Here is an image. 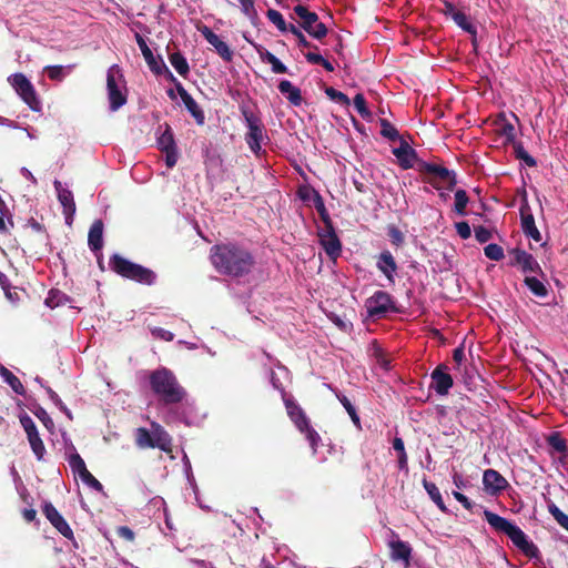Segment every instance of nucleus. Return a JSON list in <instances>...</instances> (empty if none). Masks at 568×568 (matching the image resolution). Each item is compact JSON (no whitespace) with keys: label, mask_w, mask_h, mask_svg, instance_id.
<instances>
[{"label":"nucleus","mask_w":568,"mask_h":568,"mask_svg":"<svg viewBox=\"0 0 568 568\" xmlns=\"http://www.w3.org/2000/svg\"><path fill=\"white\" fill-rule=\"evenodd\" d=\"M210 260L219 274L233 278L250 275L256 266V258L252 251L236 242L213 245L210 248Z\"/></svg>","instance_id":"nucleus-1"},{"label":"nucleus","mask_w":568,"mask_h":568,"mask_svg":"<svg viewBox=\"0 0 568 568\" xmlns=\"http://www.w3.org/2000/svg\"><path fill=\"white\" fill-rule=\"evenodd\" d=\"M149 382L152 392L165 405L179 404L185 397L186 393L176 376L165 367L151 372Z\"/></svg>","instance_id":"nucleus-2"},{"label":"nucleus","mask_w":568,"mask_h":568,"mask_svg":"<svg viewBox=\"0 0 568 568\" xmlns=\"http://www.w3.org/2000/svg\"><path fill=\"white\" fill-rule=\"evenodd\" d=\"M484 517L491 528L507 535L525 556L528 558H537L539 556L538 547L528 540L527 535L518 526L488 509L484 510Z\"/></svg>","instance_id":"nucleus-3"},{"label":"nucleus","mask_w":568,"mask_h":568,"mask_svg":"<svg viewBox=\"0 0 568 568\" xmlns=\"http://www.w3.org/2000/svg\"><path fill=\"white\" fill-rule=\"evenodd\" d=\"M109 266L111 271L119 276L141 285L152 286L158 280V275L154 271L141 264L131 262L118 253L111 255Z\"/></svg>","instance_id":"nucleus-4"},{"label":"nucleus","mask_w":568,"mask_h":568,"mask_svg":"<svg viewBox=\"0 0 568 568\" xmlns=\"http://www.w3.org/2000/svg\"><path fill=\"white\" fill-rule=\"evenodd\" d=\"M417 171L422 174L423 181L436 190L443 189L446 184V189L453 191L457 184L456 173L443 165L417 161Z\"/></svg>","instance_id":"nucleus-5"},{"label":"nucleus","mask_w":568,"mask_h":568,"mask_svg":"<svg viewBox=\"0 0 568 568\" xmlns=\"http://www.w3.org/2000/svg\"><path fill=\"white\" fill-rule=\"evenodd\" d=\"M135 445L139 448H159L165 453L172 449V438L156 422L151 423V430L145 427L135 429Z\"/></svg>","instance_id":"nucleus-6"},{"label":"nucleus","mask_w":568,"mask_h":568,"mask_svg":"<svg viewBox=\"0 0 568 568\" xmlns=\"http://www.w3.org/2000/svg\"><path fill=\"white\" fill-rule=\"evenodd\" d=\"M106 90L111 111H116L126 103V82L122 69L118 64L108 69Z\"/></svg>","instance_id":"nucleus-7"},{"label":"nucleus","mask_w":568,"mask_h":568,"mask_svg":"<svg viewBox=\"0 0 568 568\" xmlns=\"http://www.w3.org/2000/svg\"><path fill=\"white\" fill-rule=\"evenodd\" d=\"M293 12L298 18L297 22L300 27L312 38L322 40L327 36V27L320 20L316 12L310 11L308 8L303 4L295 6Z\"/></svg>","instance_id":"nucleus-8"},{"label":"nucleus","mask_w":568,"mask_h":568,"mask_svg":"<svg viewBox=\"0 0 568 568\" xmlns=\"http://www.w3.org/2000/svg\"><path fill=\"white\" fill-rule=\"evenodd\" d=\"M241 113L248 129L245 134V141L250 150L254 154L258 155L262 149V141L265 138V128L261 119L255 115L248 108L241 106Z\"/></svg>","instance_id":"nucleus-9"},{"label":"nucleus","mask_w":568,"mask_h":568,"mask_svg":"<svg viewBox=\"0 0 568 568\" xmlns=\"http://www.w3.org/2000/svg\"><path fill=\"white\" fill-rule=\"evenodd\" d=\"M8 82L32 111L39 112L41 110V102L38 99L36 89L23 73L11 74L8 78Z\"/></svg>","instance_id":"nucleus-10"},{"label":"nucleus","mask_w":568,"mask_h":568,"mask_svg":"<svg viewBox=\"0 0 568 568\" xmlns=\"http://www.w3.org/2000/svg\"><path fill=\"white\" fill-rule=\"evenodd\" d=\"M135 40L150 70L156 75L165 74L168 80L175 81V77L169 70L163 59L154 57L145 39L140 33H135Z\"/></svg>","instance_id":"nucleus-11"},{"label":"nucleus","mask_w":568,"mask_h":568,"mask_svg":"<svg viewBox=\"0 0 568 568\" xmlns=\"http://www.w3.org/2000/svg\"><path fill=\"white\" fill-rule=\"evenodd\" d=\"M366 308L372 317L381 318L389 311L395 310L393 297L385 291L375 292L366 301Z\"/></svg>","instance_id":"nucleus-12"},{"label":"nucleus","mask_w":568,"mask_h":568,"mask_svg":"<svg viewBox=\"0 0 568 568\" xmlns=\"http://www.w3.org/2000/svg\"><path fill=\"white\" fill-rule=\"evenodd\" d=\"M519 213H520V222H521L523 233L527 237L532 239L535 242H540L541 234L536 226L535 217L531 213V209L529 206L528 199H527V192L525 189H523V191H521V204L519 207Z\"/></svg>","instance_id":"nucleus-13"},{"label":"nucleus","mask_w":568,"mask_h":568,"mask_svg":"<svg viewBox=\"0 0 568 568\" xmlns=\"http://www.w3.org/2000/svg\"><path fill=\"white\" fill-rule=\"evenodd\" d=\"M317 234L320 243L327 256L332 260H336L342 253V243L335 232L334 225L329 224L324 226L323 230H318Z\"/></svg>","instance_id":"nucleus-14"},{"label":"nucleus","mask_w":568,"mask_h":568,"mask_svg":"<svg viewBox=\"0 0 568 568\" xmlns=\"http://www.w3.org/2000/svg\"><path fill=\"white\" fill-rule=\"evenodd\" d=\"M448 369L447 365L439 364L430 374V387L440 396L447 395L454 385V379Z\"/></svg>","instance_id":"nucleus-15"},{"label":"nucleus","mask_w":568,"mask_h":568,"mask_svg":"<svg viewBox=\"0 0 568 568\" xmlns=\"http://www.w3.org/2000/svg\"><path fill=\"white\" fill-rule=\"evenodd\" d=\"M175 85V90L180 95L184 106L193 116L197 125H203L205 123V114L204 111L200 108L197 102L192 98V95L185 90L183 84L175 78V81H171Z\"/></svg>","instance_id":"nucleus-16"},{"label":"nucleus","mask_w":568,"mask_h":568,"mask_svg":"<svg viewBox=\"0 0 568 568\" xmlns=\"http://www.w3.org/2000/svg\"><path fill=\"white\" fill-rule=\"evenodd\" d=\"M199 31L225 62H231L233 60V50L207 26H202L201 28H199Z\"/></svg>","instance_id":"nucleus-17"},{"label":"nucleus","mask_w":568,"mask_h":568,"mask_svg":"<svg viewBox=\"0 0 568 568\" xmlns=\"http://www.w3.org/2000/svg\"><path fill=\"white\" fill-rule=\"evenodd\" d=\"M42 510L45 518L63 537L73 539L71 527L51 503H45Z\"/></svg>","instance_id":"nucleus-18"},{"label":"nucleus","mask_w":568,"mask_h":568,"mask_svg":"<svg viewBox=\"0 0 568 568\" xmlns=\"http://www.w3.org/2000/svg\"><path fill=\"white\" fill-rule=\"evenodd\" d=\"M483 485L485 491L490 496L500 494L509 486L507 479L500 473L490 468L484 471Z\"/></svg>","instance_id":"nucleus-19"},{"label":"nucleus","mask_w":568,"mask_h":568,"mask_svg":"<svg viewBox=\"0 0 568 568\" xmlns=\"http://www.w3.org/2000/svg\"><path fill=\"white\" fill-rule=\"evenodd\" d=\"M513 256V264L518 265L524 273H541L542 270L537 260L528 252L521 248H514L510 251Z\"/></svg>","instance_id":"nucleus-20"},{"label":"nucleus","mask_w":568,"mask_h":568,"mask_svg":"<svg viewBox=\"0 0 568 568\" xmlns=\"http://www.w3.org/2000/svg\"><path fill=\"white\" fill-rule=\"evenodd\" d=\"M393 154L397 158L400 166L404 170L415 168L417 170V158L416 151L405 141H402L400 145L393 150Z\"/></svg>","instance_id":"nucleus-21"},{"label":"nucleus","mask_w":568,"mask_h":568,"mask_svg":"<svg viewBox=\"0 0 568 568\" xmlns=\"http://www.w3.org/2000/svg\"><path fill=\"white\" fill-rule=\"evenodd\" d=\"M390 558L394 561H402L405 568L410 566L412 547L403 540H392L388 544Z\"/></svg>","instance_id":"nucleus-22"},{"label":"nucleus","mask_w":568,"mask_h":568,"mask_svg":"<svg viewBox=\"0 0 568 568\" xmlns=\"http://www.w3.org/2000/svg\"><path fill=\"white\" fill-rule=\"evenodd\" d=\"M376 267L385 275L390 284L395 283L397 263L389 251H383L376 261Z\"/></svg>","instance_id":"nucleus-23"},{"label":"nucleus","mask_w":568,"mask_h":568,"mask_svg":"<svg viewBox=\"0 0 568 568\" xmlns=\"http://www.w3.org/2000/svg\"><path fill=\"white\" fill-rule=\"evenodd\" d=\"M284 404L287 415L296 428L301 430L302 428L306 427V425L310 423V418L306 416L303 408L293 398H285Z\"/></svg>","instance_id":"nucleus-24"},{"label":"nucleus","mask_w":568,"mask_h":568,"mask_svg":"<svg viewBox=\"0 0 568 568\" xmlns=\"http://www.w3.org/2000/svg\"><path fill=\"white\" fill-rule=\"evenodd\" d=\"M103 221L99 219L91 224L89 230L88 245L95 254L100 253L103 247Z\"/></svg>","instance_id":"nucleus-25"},{"label":"nucleus","mask_w":568,"mask_h":568,"mask_svg":"<svg viewBox=\"0 0 568 568\" xmlns=\"http://www.w3.org/2000/svg\"><path fill=\"white\" fill-rule=\"evenodd\" d=\"M54 187L58 192L59 202L63 206V214L68 220L72 217L75 213V202L73 199V194L70 190L63 189L60 181H54Z\"/></svg>","instance_id":"nucleus-26"},{"label":"nucleus","mask_w":568,"mask_h":568,"mask_svg":"<svg viewBox=\"0 0 568 568\" xmlns=\"http://www.w3.org/2000/svg\"><path fill=\"white\" fill-rule=\"evenodd\" d=\"M278 91L286 97L288 102L294 106H300L303 102L301 90L293 85L288 80H282L277 87Z\"/></svg>","instance_id":"nucleus-27"},{"label":"nucleus","mask_w":568,"mask_h":568,"mask_svg":"<svg viewBox=\"0 0 568 568\" xmlns=\"http://www.w3.org/2000/svg\"><path fill=\"white\" fill-rule=\"evenodd\" d=\"M169 60L172 67L176 70V72L181 77L186 78V75L190 72V67L185 57L180 51H176L169 55Z\"/></svg>","instance_id":"nucleus-28"},{"label":"nucleus","mask_w":568,"mask_h":568,"mask_svg":"<svg viewBox=\"0 0 568 568\" xmlns=\"http://www.w3.org/2000/svg\"><path fill=\"white\" fill-rule=\"evenodd\" d=\"M524 283L535 296L544 298L548 295L547 286L537 277L526 276Z\"/></svg>","instance_id":"nucleus-29"},{"label":"nucleus","mask_w":568,"mask_h":568,"mask_svg":"<svg viewBox=\"0 0 568 568\" xmlns=\"http://www.w3.org/2000/svg\"><path fill=\"white\" fill-rule=\"evenodd\" d=\"M0 375L3 377V379L10 385V387L13 389V392L18 395H24L26 389L22 385L21 381L8 368L4 366L0 369Z\"/></svg>","instance_id":"nucleus-30"},{"label":"nucleus","mask_w":568,"mask_h":568,"mask_svg":"<svg viewBox=\"0 0 568 568\" xmlns=\"http://www.w3.org/2000/svg\"><path fill=\"white\" fill-rule=\"evenodd\" d=\"M158 146L162 152L178 149L173 132L168 123H165V130L158 138Z\"/></svg>","instance_id":"nucleus-31"},{"label":"nucleus","mask_w":568,"mask_h":568,"mask_svg":"<svg viewBox=\"0 0 568 568\" xmlns=\"http://www.w3.org/2000/svg\"><path fill=\"white\" fill-rule=\"evenodd\" d=\"M69 302L70 297L59 290H50L44 301L45 305L50 308L65 305Z\"/></svg>","instance_id":"nucleus-32"},{"label":"nucleus","mask_w":568,"mask_h":568,"mask_svg":"<svg viewBox=\"0 0 568 568\" xmlns=\"http://www.w3.org/2000/svg\"><path fill=\"white\" fill-rule=\"evenodd\" d=\"M423 486H424L425 490L427 491V494L429 495L430 499L436 504V506L442 511H446L447 508L445 506V503L443 500V497L440 495L438 487L434 483L428 481L427 479L423 480Z\"/></svg>","instance_id":"nucleus-33"},{"label":"nucleus","mask_w":568,"mask_h":568,"mask_svg":"<svg viewBox=\"0 0 568 568\" xmlns=\"http://www.w3.org/2000/svg\"><path fill=\"white\" fill-rule=\"evenodd\" d=\"M242 10V13L251 21L253 26H257L260 17L255 9V0H237Z\"/></svg>","instance_id":"nucleus-34"},{"label":"nucleus","mask_w":568,"mask_h":568,"mask_svg":"<svg viewBox=\"0 0 568 568\" xmlns=\"http://www.w3.org/2000/svg\"><path fill=\"white\" fill-rule=\"evenodd\" d=\"M455 203H454V211L456 214L460 216H465L467 214L466 207L469 203V196L467 192L463 189H458L455 192Z\"/></svg>","instance_id":"nucleus-35"},{"label":"nucleus","mask_w":568,"mask_h":568,"mask_svg":"<svg viewBox=\"0 0 568 568\" xmlns=\"http://www.w3.org/2000/svg\"><path fill=\"white\" fill-rule=\"evenodd\" d=\"M313 192H314L313 203H314V206H315L322 222L324 223V226L333 224L322 195L317 191H313Z\"/></svg>","instance_id":"nucleus-36"},{"label":"nucleus","mask_w":568,"mask_h":568,"mask_svg":"<svg viewBox=\"0 0 568 568\" xmlns=\"http://www.w3.org/2000/svg\"><path fill=\"white\" fill-rule=\"evenodd\" d=\"M27 438L30 444L31 450L34 454V456L37 457V459L39 462L43 460V457L45 454V447H44V444H43L39 433L29 435V436H27Z\"/></svg>","instance_id":"nucleus-37"},{"label":"nucleus","mask_w":568,"mask_h":568,"mask_svg":"<svg viewBox=\"0 0 568 568\" xmlns=\"http://www.w3.org/2000/svg\"><path fill=\"white\" fill-rule=\"evenodd\" d=\"M499 121L500 123L497 122V125H499L498 134L506 138V143H514L516 138L515 126L506 120L504 114H501Z\"/></svg>","instance_id":"nucleus-38"},{"label":"nucleus","mask_w":568,"mask_h":568,"mask_svg":"<svg viewBox=\"0 0 568 568\" xmlns=\"http://www.w3.org/2000/svg\"><path fill=\"white\" fill-rule=\"evenodd\" d=\"M511 144L516 159L524 161L529 168H535L537 165V161L525 150L521 142L515 141Z\"/></svg>","instance_id":"nucleus-39"},{"label":"nucleus","mask_w":568,"mask_h":568,"mask_svg":"<svg viewBox=\"0 0 568 568\" xmlns=\"http://www.w3.org/2000/svg\"><path fill=\"white\" fill-rule=\"evenodd\" d=\"M268 20L276 26L281 32H290L291 24H287L282 13L275 9H268L266 12Z\"/></svg>","instance_id":"nucleus-40"},{"label":"nucleus","mask_w":568,"mask_h":568,"mask_svg":"<svg viewBox=\"0 0 568 568\" xmlns=\"http://www.w3.org/2000/svg\"><path fill=\"white\" fill-rule=\"evenodd\" d=\"M454 22L462 28L464 31L468 32L471 36H477L476 27L468 20V17L459 11L453 16Z\"/></svg>","instance_id":"nucleus-41"},{"label":"nucleus","mask_w":568,"mask_h":568,"mask_svg":"<svg viewBox=\"0 0 568 568\" xmlns=\"http://www.w3.org/2000/svg\"><path fill=\"white\" fill-rule=\"evenodd\" d=\"M301 433H303L306 437V439L308 440L310 443V446L313 450V454L315 455L317 453V447H318V444L321 442V436L318 435V433L312 427L311 423H308L306 425V427L302 428L300 430Z\"/></svg>","instance_id":"nucleus-42"},{"label":"nucleus","mask_w":568,"mask_h":568,"mask_svg":"<svg viewBox=\"0 0 568 568\" xmlns=\"http://www.w3.org/2000/svg\"><path fill=\"white\" fill-rule=\"evenodd\" d=\"M379 123H381V128H382L381 129V134L384 138H386V139H388L390 141H396V140L399 139V133H398L397 129L393 124H390L388 122V120L381 119Z\"/></svg>","instance_id":"nucleus-43"},{"label":"nucleus","mask_w":568,"mask_h":568,"mask_svg":"<svg viewBox=\"0 0 568 568\" xmlns=\"http://www.w3.org/2000/svg\"><path fill=\"white\" fill-rule=\"evenodd\" d=\"M548 511L552 515L555 520L568 531V515L559 509L554 503L548 505Z\"/></svg>","instance_id":"nucleus-44"},{"label":"nucleus","mask_w":568,"mask_h":568,"mask_svg":"<svg viewBox=\"0 0 568 568\" xmlns=\"http://www.w3.org/2000/svg\"><path fill=\"white\" fill-rule=\"evenodd\" d=\"M290 32L296 38L297 40V45L301 47V48H313L315 50L318 49L317 45L315 44H312L307 39L306 37L304 36V33L301 31L300 28H297L295 24L291 23V28H290Z\"/></svg>","instance_id":"nucleus-45"},{"label":"nucleus","mask_w":568,"mask_h":568,"mask_svg":"<svg viewBox=\"0 0 568 568\" xmlns=\"http://www.w3.org/2000/svg\"><path fill=\"white\" fill-rule=\"evenodd\" d=\"M548 444L558 453L567 450V440L559 433L551 434L548 437Z\"/></svg>","instance_id":"nucleus-46"},{"label":"nucleus","mask_w":568,"mask_h":568,"mask_svg":"<svg viewBox=\"0 0 568 568\" xmlns=\"http://www.w3.org/2000/svg\"><path fill=\"white\" fill-rule=\"evenodd\" d=\"M354 106L363 119H369L372 116L371 111L367 109L366 100L362 93H357L354 97Z\"/></svg>","instance_id":"nucleus-47"},{"label":"nucleus","mask_w":568,"mask_h":568,"mask_svg":"<svg viewBox=\"0 0 568 568\" xmlns=\"http://www.w3.org/2000/svg\"><path fill=\"white\" fill-rule=\"evenodd\" d=\"M64 69L65 68L62 65H47L43 71L47 73L50 80L60 82L67 75Z\"/></svg>","instance_id":"nucleus-48"},{"label":"nucleus","mask_w":568,"mask_h":568,"mask_svg":"<svg viewBox=\"0 0 568 568\" xmlns=\"http://www.w3.org/2000/svg\"><path fill=\"white\" fill-rule=\"evenodd\" d=\"M486 257L493 261H500L504 258V250L500 245L490 243L484 248Z\"/></svg>","instance_id":"nucleus-49"},{"label":"nucleus","mask_w":568,"mask_h":568,"mask_svg":"<svg viewBox=\"0 0 568 568\" xmlns=\"http://www.w3.org/2000/svg\"><path fill=\"white\" fill-rule=\"evenodd\" d=\"M69 466L71 467L72 471L79 476L88 469L83 458L78 453H74L69 457Z\"/></svg>","instance_id":"nucleus-50"},{"label":"nucleus","mask_w":568,"mask_h":568,"mask_svg":"<svg viewBox=\"0 0 568 568\" xmlns=\"http://www.w3.org/2000/svg\"><path fill=\"white\" fill-rule=\"evenodd\" d=\"M79 477L90 488L99 493L103 491V485L88 469L80 474Z\"/></svg>","instance_id":"nucleus-51"},{"label":"nucleus","mask_w":568,"mask_h":568,"mask_svg":"<svg viewBox=\"0 0 568 568\" xmlns=\"http://www.w3.org/2000/svg\"><path fill=\"white\" fill-rule=\"evenodd\" d=\"M325 93L331 100H333L339 104H343V105L349 104L348 97L345 93L334 89L333 87H327L325 89Z\"/></svg>","instance_id":"nucleus-52"},{"label":"nucleus","mask_w":568,"mask_h":568,"mask_svg":"<svg viewBox=\"0 0 568 568\" xmlns=\"http://www.w3.org/2000/svg\"><path fill=\"white\" fill-rule=\"evenodd\" d=\"M341 404L344 406L346 412L348 413L349 417L352 418L353 423L357 426H359V417L356 413L355 407L351 403V400L345 395H338L337 396Z\"/></svg>","instance_id":"nucleus-53"},{"label":"nucleus","mask_w":568,"mask_h":568,"mask_svg":"<svg viewBox=\"0 0 568 568\" xmlns=\"http://www.w3.org/2000/svg\"><path fill=\"white\" fill-rule=\"evenodd\" d=\"M33 414L39 418V420L44 425L47 429L52 430L54 428L52 418L43 407L37 406V408L33 410Z\"/></svg>","instance_id":"nucleus-54"},{"label":"nucleus","mask_w":568,"mask_h":568,"mask_svg":"<svg viewBox=\"0 0 568 568\" xmlns=\"http://www.w3.org/2000/svg\"><path fill=\"white\" fill-rule=\"evenodd\" d=\"M20 424L24 429L27 436L39 433L34 422L28 414H23L20 416Z\"/></svg>","instance_id":"nucleus-55"},{"label":"nucleus","mask_w":568,"mask_h":568,"mask_svg":"<svg viewBox=\"0 0 568 568\" xmlns=\"http://www.w3.org/2000/svg\"><path fill=\"white\" fill-rule=\"evenodd\" d=\"M387 235H388L392 244H394L396 246H400L404 243V234L395 225H390L388 227Z\"/></svg>","instance_id":"nucleus-56"},{"label":"nucleus","mask_w":568,"mask_h":568,"mask_svg":"<svg viewBox=\"0 0 568 568\" xmlns=\"http://www.w3.org/2000/svg\"><path fill=\"white\" fill-rule=\"evenodd\" d=\"M475 237L479 243H486L493 237V233L485 226H475Z\"/></svg>","instance_id":"nucleus-57"},{"label":"nucleus","mask_w":568,"mask_h":568,"mask_svg":"<svg viewBox=\"0 0 568 568\" xmlns=\"http://www.w3.org/2000/svg\"><path fill=\"white\" fill-rule=\"evenodd\" d=\"M455 229H456L457 234H458L463 240H467V239H469V237H470V235H471L470 226H469L468 222H466V221L457 222V223L455 224Z\"/></svg>","instance_id":"nucleus-58"},{"label":"nucleus","mask_w":568,"mask_h":568,"mask_svg":"<svg viewBox=\"0 0 568 568\" xmlns=\"http://www.w3.org/2000/svg\"><path fill=\"white\" fill-rule=\"evenodd\" d=\"M8 213V209H2V212L0 211V233L7 234L10 232V230L13 227V222L10 217L8 220H4L6 214Z\"/></svg>","instance_id":"nucleus-59"},{"label":"nucleus","mask_w":568,"mask_h":568,"mask_svg":"<svg viewBox=\"0 0 568 568\" xmlns=\"http://www.w3.org/2000/svg\"><path fill=\"white\" fill-rule=\"evenodd\" d=\"M254 48L263 62L271 63L275 59V55L267 49H265L263 45L254 44Z\"/></svg>","instance_id":"nucleus-60"},{"label":"nucleus","mask_w":568,"mask_h":568,"mask_svg":"<svg viewBox=\"0 0 568 568\" xmlns=\"http://www.w3.org/2000/svg\"><path fill=\"white\" fill-rule=\"evenodd\" d=\"M254 48L263 62L271 63L275 59V55L267 49H265L263 45L254 44Z\"/></svg>","instance_id":"nucleus-61"},{"label":"nucleus","mask_w":568,"mask_h":568,"mask_svg":"<svg viewBox=\"0 0 568 568\" xmlns=\"http://www.w3.org/2000/svg\"><path fill=\"white\" fill-rule=\"evenodd\" d=\"M116 534H118L119 537H121V538H123V539H125L128 541H133L134 540V532L128 526H120V527H118Z\"/></svg>","instance_id":"nucleus-62"},{"label":"nucleus","mask_w":568,"mask_h":568,"mask_svg":"<svg viewBox=\"0 0 568 568\" xmlns=\"http://www.w3.org/2000/svg\"><path fill=\"white\" fill-rule=\"evenodd\" d=\"M165 153V164L168 168H173L175 166L176 162H178V149H173V150H169V151H163Z\"/></svg>","instance_id":"nucleus-63"},{"label":"nucleus","mask_w":568,"mask_h":568,"mask_svg":"<svg viewBox=\"0 0 568 568\" xmlns=\"http://www.w3.org/2000/svg\"><path fill=\"white\" fill-rule=\"evenodd\" d=\"M454 498L459 501L467 510H471L474 504L469 500L467 496L459 491H453Z\"/></svg>","instance_id":"nucleus-64"}]
</instances>
